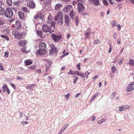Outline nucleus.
Here are the masks:
<instances>
[{"label": "nucleus", "instance_id": "cd10ccee", "mask_svg": "<svg viewBox=\"0 0 134 134\" xmlns=\"http://www.w3.org/2000/svg\"><path fill=\"white\" fill-rule=\"evenodd\" d=\"M106 121L105 119L104 118H103L98 120L97 121V123L98 124H102L103 122Z\"/></svg>", "mask_w": 134, "mask_h": 134}, {"label": "nucleus", "instance_id": "c9c22d12", "mask_svg": "<svg viewBox=\"0 0 134 134\" xmlns=\"http://www.w3.org/2000/svg\"><path fill=\"white\" fill-rule=\"evenodd\" d=\"M116 95V93L115 92H113L111 94V98L112 100H113L115 97Z\"/></svg>", "mask_w": 134, "mask_h": 134}, {"label": "nucleus", "instance_id": "f257e3e1", "mask_svg": "<svg viewBox=\"0 0 134 134\" xmlns=\"http://www.w3.org/2000/svg\"><path fill=\"white\" fill-rule=\"evenodd\" d=\"M63 15L62 13L60 12H59L54 17V19L55 21H57L58 24L61 25L64 22L63 20Z\"/></svg>", "mask_w": 134, "mask_h": 134}, {"label": "nucleus", "instance_id": "8fccbe9b", "mask_svg": "<svg viewBox=\"0 0 134 134\" xmlns=\"http://www.w3.org/2000/svg\"><path fill=\"white\" fill-rule=\"evenodd\" d=\"M9 54V53L7 52H6L4 54V56L5 58H7Z\"/></svg>", "mask_w": 134, "mask_h": 134}, {"label": "nucleus", "instance_id": "e2e57ef3", "mask_svg": "<svg viewBox=\"0 0 134 134\" xmlns=\"http://www.w3.org/2000/svg\"><path fill=\"white\" fill-rule=\"evenodd\" d=\"M96 119V117L94 116H93L92 117V118L91 119V120L93 121H95Z\"/></svg>", "mask_w": 134, "mask_h": 134}, {"label": "nucleus", "instance_id": "f8f14e48", "mask_svg": "<svg viewBox=\"0 0 134 134\" xmlns=\"http://www.w3.org/2000/svg\"><path fill=\"white\" fill-rule=\"evenodd\" d=\"M64 18L65 24L68 26L70 25L71 23L70 21V19L69 16L67 15H65L64 16Z\"/></svg>", "mask_w": 134, "mask_h": 134}, {"label": "nucleus", "instance_id": "603ef678", "mask_svg": "<svg viewBox=\"0 0 134 134\" xmlns=\"http://www.w3.org/2000/svg\"><path fill=\"white\" fill-rule=\"evenodd\" d=\"M73 77H75L76 78V79H74L73 83H76V80L78 79V77H76L75 76H74Z\"/></svg>", "mask_w": 134, "mask_h": 134}, {"label": "nucleus", "instance_id": "473e14b6", "mask_svg": "<svg viewBox=\"0 0 134 134\" xmlns=\"http://www.w3.org/2000/svg\"><path fill=\"white\" fill-rule=\"evenodd\" d=\"M6 2L8 5L11 6L12 5V0H6Z\"/></svg>", "mask_w": 134, "mask_h": 134}, {"label": "nucleus", "instance_id": "69168bd1", "mask_svg": "<svg viewBox=\"0 0 134 134\" xmlns=\"http://www.w3.org/2000/svg\"><path fill=\"white\" fill-rule=\"evenodd\" d=\"M100 93L99 92H97L94 94V96L96 97L98 95H99Z\"/></svg>", "mask_w": 134, "mask_h": 134}, {"label": "nucleus", "instance_id": "4be33fe9", "mask_svg": "<svg viewBox=\"0 0 134 134\" xmlns=\"http://www.w3.org/2000/svg\"><path fill=\"white\" fill-rule=\"evenodd\" d=\"M69 14L71 18L73 19V17L75 15L76 13L74 10H72L70 12Z\"/></svg>", "mask_w": 134, "mask_h": 134}, {"label": "nucleus", "instance_id": "39448f33", "mask_svg": "<svg viewBox=\"0 0 134 134\" xmlns=\"http://www.w3.org/2000/svg\"><path fill=\"white\" fill-rule=\"evenodd\" d=\"M78 10L79 14H82L84 15H86L83 14V12L85 10V8L84 5L82 4L79 3L78 4Z\"/></svg>", "mask_w": 134, "mask_h": 134}, {"label": "nucleus", "instance_id": "3c124183", "mask_svg": "<svg viewBox=\"0 0 134 134\" xmlns=\"http://www.w3.org/2000/svg\"><path fill=\"white\" fill-rule=\"evenodd\" d=\"M4 24V20L2 19H0V25H3Z\"/></svg>", "mask_w": 134, "mask_h": 134}, {"label": "nucleus", "instance_id": "2eb2a0df", "mask_svg": "<svg viewBox=\"0 0 134 134\" xmlns=\"http://www.w3.org/2000/svg\"><path fill=\"white\" fill-rule=\"evenodd\" d=\"M14 27L16 29H19L21 26V24L18 21H16L15 24L14 25Z\"/></svg>", "mask_w": 134, "mask_h": 134}, {"label": "nucleus", "instance_id": "412c9836", "mask_svg": "<svg viewBox=\"0 0 134 134\" xmlns=\"http://www.w3.org/2000/svg\"><path fill=\"white\" fill-rule=\"evenodd\" d=\"M26 42L25 40H20L19 41L18 43L21 46H24L25 45Z\"/></svg>", "mask_w": 134, "mask_h": 134}, {"label": "nucleus", "instance_id": "09e8293b", "mask_svg": "<svg viewBox=\"0 0 134 134\" xmlns=\"http://www.w3.org/2000/svg\"><path fill=\"white\" fill-rule=\"evenodd\" d=\"M103 2L104 4L106 6H108L109 4V3L107 1L105 0Z\"/></svg>", "mask_w": 134, "mask_h": 134}, {"label": "nucleus", "instance_id": "9d476101", "mask_svg": "<svg viewBox=\"0 0 134 134\" xmlns=\"http://www.w3.org/2000/svg\"><path fill=\"white\" fill-rule=\"evenodd\" d=\"M27 5L29 8H34L35 7V4L32 1H28L27 3Z\"/></svg>", "mask_w": 134, "mask_h": 134}, {"label": "nucleus", "instance_id": "c756f323", "mask_svg": "<svg viewBox=\"0 0 134 134\" xmlns=\"http://www.w3.org/2000/svg\"><path fill=\"white\" fill-rule=\"evenodd\" d=\"M46 63L47 65L49 66L51 65L52 64V62L50 60H46Z\"/></svg>", "mask_w": 134, "mask_h": 134}, {"label": "nucleus", "instance_id": "79ce46f5", "mask_svg": "<svg viewBox=\"0 0 134 134\" xmlns=\"http://www.w3.org/2000/svg\"><path fill=\"white\" fill-rule=\"evenodd\" d=\"M9 84L13 87L14 89L15 88V85L14 84L11 82H9Z\"/></svg>", "mask_w": 134, "mask_h": 134}, {"label": "nucleus", "instance_id": "052dcab7", "mask_svg": "<svg viewBox=\"0 0 134 134\" xmlns=\"http://www.w3.org/2000/svg\"><path fill=\"white\" fill-rule=\"evenodd\" d=\"M120 59V60H119V61L118 62V64L119 65H121L122 63V61L123 60V59Z\"/></svg>", "mask_w": 134, "mask_h": 134}, {"label": "nucleus", "instance_id": "a878e982", "mask_svg": "<svg viewBox=\"0 0 134 134\" xmlns=\"http://www.w3.org/2000/svg\"><path fill=\"white\" fill-rule=\"evenodd\" d=\"M48 20L47 21V23L48 24H49L50 23H51L53 21L52 20L53 18L51 16V15H49L48 18Z\"/></svg>", "mask_w": 134, "mask_h": 134}, {"label": "nucleus", "instance_id": "49530a36", "mask_svg": "<svg viewBox=\"0 0 134 134\" xmlns=\"http://www.w3.org/2000/svg\"><path fill=\"white\" fill-rule=\"evenodd\" d=\"M80 65H81V63H79L78 64L76 65V67L77 68V69H78V70H80Z\"/></svg>", "mask_w": 134, "mask_h": 134}, {"label": "nucleus", "instance_id": "0e129e2a", "mask_svg": "<svg viewBox=\"0 0 134 134\" xmlns=\"http://www.w3.org/2000/svg\"><path fill=\"white\" fill-rule=\"evenodd\" d=\"M117 60V58H115L114 59L113 61V63H116Z\"/></svg>", "mask_w": 134, "mask_h": 134}, {"label": "nucleus", "instance_id": "58836bf2", "mask_svg": "<svg viewBox=\"0 0 134 134\" xmlns=\"http://www.w3.org/2000/svg\"><path fill=\"white\" fill-rule=\"evenodd\" d=\"M69 124L68 123H67L65 124L64 126H63V128H62L63 129L65 130V129H66V127L68 126L69 125Z\"/></svg>", "mask_w": 134, "mask_h": 134}, {"label": "nucleus", "instance_id": "0eeeda50", "mask_svg": "<svg viewBox=\"0 0 134 134\" xmlns=\"http://www.w3.org/2000/svg\"><path fill=\"white\" fill-rule=\"evenodd\" d=\"M130 106L128 105H122L119 107L118 108H116V109L118 111L121 112L127 109L130 108Z\"/></svg>", "mask_w": 134, "mask_h": 134}, {"label": "nucleus", "instance_id": "338daca9", "mask_svg": "<svg viewBox=\"0 0 134 134\" xmlns=\"http://www.w3.org/2000/svg\"><path fill=\"white\" fill-rule=\"evenodd\" d=\"M118 26V30L119 31L121 29V26L119 24H118L117 25Z\"/></svg>", "mask_w": 134, "mask_h": 134}, {"label": "nucleus", "instance_id": "7ed1b4c3", "mask_svg": "<svg viewBox=\"0 0 134 134\" xmlns=\"http://www.w3.org/2000/svg\"><path fill=\"white\" fill-rule=\"evenodd\" d=\"M134 90V81L129 84L126 88V91L130 92Z\"/></svg>", "mask_w": 134, "mask_h": 134}, {"label": "nucleus", "instance_id": "aec40b11", "mask_svg": "<svg viewBox=\"0 0 134 134\" xmlns=\"http://www.w3.org/2000/svg\"><path fill=\"white\" fill-rule=\"evenodd\" d=\"M36 85L34 84H30L26 86V88L30 90H33V88Z\"/></svg>", "mask_w": 134, "mask_h": 134}, {"label": "nucleus", "instance_id": "f03ea898", "mask_svg": "<svg viewBox=\"0 0 134 134\" xmlns=\"http://www.w3.org/2000/svg\"><path fill=\"white\" fill-rule=\"evenodd\" d=\"M12 10L10 8H7L5 12V16L7 18H10L13 15Z\"/></svg>", "mask_w": 134, "mask_h": 134}, {"label": "nucleus", "instance_id": "6ab92c4d", "mask_svg": "<svg viewBox=\"0 0 134 134\" xmlns=\"http://www.w3.org/2000/svg\"><path fill=\"white\" fill-rule=\"evenodd\" d=\"M72 6L71 5H68L66 6L64 9V11L67 12H69L72 8Z\"/></svg>", "mask_w": 134, "mask_h": 134}, {"label": "nucleus", "instance_id": "4468645a", "mask_svg": "<svg viewBox=\"0 0 134 134\" xmlns=\"http://www.w3.org/2000/svg\"><path fill=\"white\" fill-rule=\"evenodd\" d=\"M91 32V29L88 28L87 30L85 31V35L86 37L88 39L90 38V34Z\"/></svg>", "mask_w": 134, "mask_h": 134}, {"label": "nucleus", "instance_id": "e433bc0d", "mask_svg": "<svg viewBox=\"0 0 134 134\" xmlns=\"http://www.w3.org/2000/svg\"><path fill=\"white\" fill-rule=\"evenodd\" d=\"M37 34L38 36L41 37L42 36V32L41 31H37Z\"/></svg>", "mask_w": 134, "mask_h": 134}, {"label": "nucleus", "instance_id": "9b49d317", "mask_svg": "<svg viewBox=\"0 0 134 134\" xmlns=\"http://www.w3.org/2000/svg\"><path fill=\"white\" fill-rule=\"evenodd\" d=\"M46 52V51L44 49H40L36 52V54L37 55H42L44 54Z\"/></svg>", "mask_w": 134, "mask_h": 134}, {"label": "nucleus", "instance_id": "c85d7f7f", "mask_svg": "<svg viewBox=\"0 0 134 134\" xmlns=\"http://www.w3.org/2000/svg\"><path fill=\"white\" fill-rule=\"evenodd\" d=\"M1 37L2 38L5 39L7 41H8L9 40V39L8 37L5 35H2L1 36Z\"/></svg>", "mask_w": 134, "mask_h": 134}, {"label": "nucleus", "instance_id": "6e6552de", "mask_svg": "<svg viewBox=\"0 0 134 134\" xmlns=\"http://www.w3.org/2000/svg\"><path fill=\"white\" fill-rule=\"evenodd\" d=\"M42 29L43 31L46 32H49L51 33L52 32L51 28V27L45 24L43 25Z\"/></svg>", "mask_w": 134, "mask_h": 134}, {"label": "nucleus", "instance_id": "423d86ee", "mask_svg": "<svg viewBox=\"0 0 134 134\" xmlns=\"http://www.w3.org/2000/svg\"><path fill=\"white\" fill-rule=\"evenodd\" d=\"M13 34L17 39H20L22 38L23 36V35L21 33L18 32L16 31H13Z\"/></svg>", "mask_w": 134, "mask_h": 134}, {"label": "nucleus", "instance_id": "a19ab883", "mask_svg": "<svg viewBox=\"0 0 134 134\" xmlns=\"http://www.w3.org/2000/svg\"><path fill=\"white\" fill-rule=\"evenodd\" d=\"M79 19L77 18V17L75 19V21L76 23V25L77 26H78V24L79 22Z\"/></svg>", "mask_w": 134, "mask_h": 134}, {"label": "nucleus", "instance_id": "bb28decb", "mask_svg": "<svg viewBox=\"0 0 134 134\" xmlns=\"http://www.w3.org/2000/svg\"><path fill=\"white\" fill-rule=\"evenodd\" d=\"M62 7V5L58 3L56 4L55 6V8L56 10H58Z\"/></svg>", "mask_w": 134, "mask_h": 134}, {"label": "nucleus", "instance_id": "ea45409f", "mask_svg": "<svg viewBox=\"0 0 134 134\" xmlns=\"http://www.w3.org/2000/svg\"><path fill=\"white\" fill-rule=\"evenodd\" d=\"M78 75L80 76L81 77L83 78L85 77V75L83 73H79V74H78Z\"/></svg>", "mask_w": 134, "mask_h": 134}, {"label": "nucleus", "instance_id": "f3484780", "mask_svg": "<svg viewBox=\"0 0 134 134\" xmlns=\"http://www.w3.org/2000/svg\"><path fill=\"white\" fill-rule=\"evenodd\" d=\"M43 15L41 13L39 14L35 15L34 18L37 20H41L43 18Z\"/></svg>", "mask_w": 134, "mask_h": 134}, {"label": "nucleus", "instance_id": "774afa93", "mask_svg": "<svg viewBox=\"0 0 134 134\" xmlns=\"http://www.w3.org/2000/svg\"><path fill=\"white\" fill-rule=\"evenodd\" d=\"M98 77V76H96L93 77L92 79L94 80L96 79Z\"/></svg>", "mask_w": 134, "mask_h": 134}, {"label": "nucleus", "instance_id": "72a5a7b5", "mask_svg": "<svg viewBox=\"0 0 134 134\" xmlns=\"http://www.w3.org/2000/svg\"><path fill=\"white\" fill-rule=\"evenodd\" d=\"M95 5H98L99 4V0H91Z\"/></svg>", "mask_w": 134, "mask_h": 134}, {"label": "nucleus", "instance_id": "a18cd8bd", "mask_svg": "<svg viewBox=\"0 0 134 134\" xmlns=\"http://www.w3.org/2000/svg\"><path fill=\"white\" fill-rule=\"evenodd\" d=\"M84 0H77V2L78 4H82V3L83 2Z\"/></svg>", "mask_w": 134, "mask_h": 134}, {"label": "nucleus", "instance_id": "20e7f679", "mask_svg": "<svg viewBox=\"0 0 134 134\" xmlns=\"http://www.w3.org/2000/svg\"><path fill=\"white\" fill-rule=\"evenodd\" d=\"M49 51V54L51 56H53L55 55L57 53L56 48L54 45H52L50 47Z\"/></svg>", "mask_w": 134, "mask_h": 134}, {"label": "nucleus", "instance_id": "680f3d73", "mask_svg": "<svg viewBox=\"0 0 134 134\" xmlns=\"http://www.w3.org/2000/svg\"><path fill=\"white\" fill-rule=\"evenodd\" d=\"M120 40H121V38H118V39L117 41V43L118 44H120L121 43V42H120Z\"/></svg>", "mask_w": 134, "mask_h": 134}, {"label": "nucleus", "instance_id": "7c9ffc66", "mask_svg": "<svg viewBox=\"0 0 134 134\" xmlns=\"http://www.w3.org/2000/svg\"><path fill=\"white\" fill-rule=\"evenodd\" d=\"M111 70L113 74H114L116 71V67L115 66H113L111 68Z\"/></svg>", "mask_w": 134, "mask_h": 134}, {"label": "nucleus", "instance_id": "5fc2aeb1", "mask_svg": "<svg viewBox=\"0 0 134 134\" xmlns=\"http://www.w3.org/2000/svg\"><path fill=\"white\" fill-rule=\"evenodd\" d=\"M68 74H70L74 75V72H73V71H72L71 69L70 70L69 72H68Z\"/></svg>", "mask_w": 134, "mask_h": 134}, {"label": "nucleus", "instance_id": "37998d69", "mask_svg": "<svg viewBox=\"0 0 134 134\" xmlns=\"http://www.w3.org/2000/svg\"><path fill=\"white\" fill-rule=\"evenodd\" d=\"M111 23L112 24V26L113 27L115 26L116 25V21H113Z\"/></svg>", "mask_w": 134, "mask_h": 134}, {"label": "nucleus", "instance_id": "1a4fd4ad", "mask_svg": "<svg viewBox=\"0 0 134 134\" xmlns=\"http://www.w3.org/2000/svg\"><path fill=\"white\" fill-rule=\"evenodd\" d=\"M51 36L53 40L56 42H58L62 38L61 36L57 35L54 34H52Z\"/></svg>", "mask_w": 134, "mask_h": 134}, {"label": "nucleus", "instance_id": "13d9d810", "mask_svg": "<svg viewBox=\"0 0 134 134\" xmlns=\"http://www.w3.org/2000/svg\"><path fill=\"white\" fill-rule=\"evenodd\" d=\"M64 131V130L62 128L61 130L59 131L58 134H62Z\"/></svg>", "mask_w": 134, "mask_h": 134}, {"label": "nucleus", "instance_id": "f704fd0d", "mask_svg": "<svg viewBox=\"0 0 134 134\" xmlns=\"http://www.w3.org/2000/svg\"><path fill=\"white\" fill-rule=\"evenodd\" d=\"M21 10L22 11H23L25 12H29V10H28L25 7H22L21 8Z\"/></svg>", "mask_w": 134, "mask_h": 134}, {"label": "nucleus", "instance_id": "864d4df0", "mask_svg": "<svg viewBox=\"0 0 134 134\" xmlns=\"http://www.w3.org/2000/svg\"><path fill=\"white\" fill-rule=\"evenodd\" d=\"M3 68L4 67L2 64L0 63V70H3L4 71V70L3 69Z\"/></svg>", "mask_w": 134, "mask_h": 134}, {"label": "nucleus", "instance_id": "2f4dec72", "mask_svg": "<svg viewBox=\"0 0 134 134\" xmlns=\"http://www.w3.org/2000/svg\"><path fill=\"white\" fill-rule=\"evenodd\" d=\"M129 63L131 66H134V61L133 60L130 59L129 60Z\"/></svg>", "mask_w": 134, "mask_h": 134}, {"label": "nucleus", "instance_id": "ddd939ff", "mask_svg": "<svg viewBox=\"0 0 134 134\" xmlns=\"http://www.w3.org/2000/svg\"><path fill=\"white\" fill-rule=\"evenodd\" d=\"M2 91L4 92H7V94H10V91L8 88L7 85L6 84H5L2 87Z\"/></svg>", "mask_w": 134, "mask_h": 134}, {"label": "nucleus", "instance_id": "5701e85b", "mask_svg": "<svg viewBox=\"0 0 134 134\" xmlns=\"http://www.w3.org/2000/svg\"><path fill=\"white\" fill-rule=\"evenodd\" d=\"M2 3H0V14L1 15H3L4 14V10L3 8H1Z\"/></svg>", "mask_w": 134, "mask_h": 134}, {"label": "nucleus", "instance_id": "4c0bfd02", "mask_svg": "<svg viewBox=\"0 0 134 134\" xmlns=\"http://www.w3.org/2000/svg\"><path fill=\"white\" fill-rule=\"evenodd\" d=\"M49 24H51V26L53 27H55V22L52 21L51 23H50Z\"/></svg>", "mask_w": 134, "mask_h": 134}, {"label": "nucleus", "instance_id": "de8ad7c7", "mask_svg": "<svg viewBox=\"0 0 134 134\" xmlns=\"http://www.w3.org/2000/svg\"><path fill=\"white\" fill-rule=\"evenodd\" d=\"M99 40L98 39H97L95 40V41L94 42V44H96L97 43H99Z\"/></svg>", "mask_w": 134, "mask_h": 134}, {"label": "nucleus", "instance_id": "393cba45", "mask_svg": "<svg viewBox=\"0 0 134 134\" xmlns=\"http://www.w3.org/2000/svg\"><path fill=\"white\" fill-rule=\"evenodd\" d=\"M24 63L26 65H31L32 63V62L30 60H27L25 61Z\"/></svg>", "mask_w": 134, "mask_h": 134}, {"label": "nucleus", "instance_id": "6e6d98bb", "mask_svg": "<svg viewBox=\"0 0 134 134\" xmlns=\"http://www.w3.org/2000/svg\"><path fill=\"white\" fill-rule=\"evenodd\" d=\"M90 74V72H88V71H87L84 74L86 76V78H87L88 77V75Z\"/></svg>", "mask_w": 134, "mask_h": 134}, {"label": "nucleus", "instance_id": "bf43d9fd", "mask_svg": "<svg viewBox=\"0 0 134 134\" xmlns=\"http://www.w3.org/2000/svg\"><path fill=\"white\" fill-rule=\"evenodd\" d=\"M21 125H23L24 124H27L28 122L26 121H23L21 122Z\"/></svg>", "mask_w": 134, "mask_h": 134}, {"label": "nucleus", "instance_id": "a211bd4d", "mask_svg": "<svg viewBox=\"0 0 134 134\" xmlns=\"http://www.w3.org/2000/svg\"><path fill=\"white\" fill-rule=\"evenodd\" d=\"M19 18L21 19H23L25 18L24 13L21 12H19L18 13Z\"/></svg>", "mask_w": 134, "mask_h": 134}, {"label": "nucleus", "instance_id": "b1692460", "mask_svg": "<svg viewBox=\"0 0 134 134\" xmlns=\"http://www.w3.org/2000/svg\"><path fill=\"white\" fill-rule=\"evenodd\" d=\"M51 2V0H46L44 2V5L46 7L50 5Z\"/></svg>", "mask_w": 134, "mask_h": 134}, {"label": "nucleus", "instance_id": "c03bdc74", "mask_svg": "<svg viewBox=\"0 0 134 134\" xmlns=\"http://www.w3.org/2000/svg\"><path fill=\"white\" fill-rule=\"evenodd\" d=\"M65 50H64L63 52V55H64V56H65L66 55H68V54H69V53L68 52H66V54L65 53Z\"/></svg>", "mask_w": 134, "mask_h": 134}, {"label": "nucleus", "instance_id": "4d7b16f0", "mask_svg": "<svg viewBox=\"0 0 134 134\" xmlns=\"http://www.w3.org/2000/svg\"><path fill=\"white\" fill-rule=\"evenodd\" d=\"M80 72V71H75L74 72V75L76 74L78 75V74H79Z\"/></svg>", "mask_w": 134, "mask_h": 134}, {"label": "nucleus", "instance_id": "dca6fc26", "mask_svg": "<svg viewBox=\"0 0 134 134\" xmlns=\"http://www.w3.org/2000/svg\"><path fill=\"white\" fill-rule=\"evenodd\" d=\"M40 49H46L47 46L46 43L44 42H41L39 44Z\"/></svg>", "mask_w": 134, "mask_h": 134}]
</instances>
